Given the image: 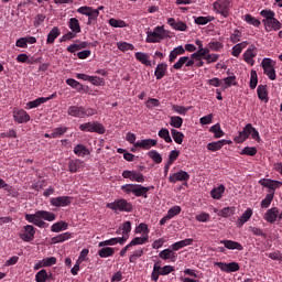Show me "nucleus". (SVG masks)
Instances as JSON below:
<instances>
[{"instance_id":"obj_59","label":"nucleus","mask_w":282,"mask_h":282,"mask_svg":"<svg viewBox=\"0 0 282 282\" xmlns=\"http://www.w3.org/2000/svg\"><path fill=\"white\" fill-rule=\"evenodd\" d=\"M210 21H215V18L208 15V17H198L195 19V23L197 25H207V23H210Z\"/></svg>"},{"instance_id":"obj_5","label":"nucleus","mask_w":282,"mask_h":282,"mask_svg":"<svg viewBox=\"0 0 282 282\" xmlns=\"http://www.w3.org/2000/svg\"><path fill=\"white\" fill-rule=\"evenodd\" d=\"M166 39V30L163 26H155L153 31L147 32L145 43H161Z\"/></svg>"},{"instance_id":"obj_6","label":"nucleus","mask_w":282,"mask_h":282,"mask_svg":"<svg viewBox=\"0 0 282 282\" xmlns=\"http://www.w3.org/2000/svg\"><path fill=\"white\" fill-rule=\"evenodd\" d=\"M213 8L216 14H221L224 19H228V17H230L232 4L230 3V0H217L213 3Z\"/></svg>"},{"instance_id":"obj_49","label":"nucleus","mask_w":282,"mask_h":282,"mask_svg":"<svg viewBox=\"0 0 282 282\" xmlns=\"http://www.w3.org/2000/svg\"><path fill=\"white\" fill-rule=\"evenodd\" d=\"M51 275L47 273V270L42 269L35 274L36 282H47Z\"/></svg>"},{"instance_id":"obj_20","label":"nucleus","mask_w":282,"mask_h":282,"mask_svg":"<svg viewBox=\"0 0 282 282\" xmlns=\"http://www.w3.org/2000/svg\"><path fill=\"white\" fill-rule=\"evenodd\" d=\"M85 169V161L80 159H73L68 161V171L69 173H78Z\"/></svg>"},{"instance_id":"obj_35","label":"nucleus","mask_w":282,"mask_h":282,"mask_svg":"<svg viewBox=\"0 0 282 282\" xmlns=\"http://www.w3.org/2000/svg\"><path fill=\"white\" fill-rule=\"evenodd\" d=\"M68 28L70 32H74L75 34H80V22L76 18H70L68 21Z\"/></svg>"},{"instance_id":"obj_48","label":"nucleus","mask_w":282,"mask_h":282,"mask_svg":"<svg viewBox=\"0 0 282 282\" xmlns=\"http://www.w3.org/2000/svg\"><path fill=\"white\" fill-rule=\"evenodd\" d=\"M170 124L174 129H182V124H184V119L180 116H173L170 118Z\"/></svg>"},{"instance_id":"obj_25","label":"nucleus","mask_w":282,"mask_h":282,"mask_svg":"<svg viewBox=\"0 0 282 282\" xmlns=\"http://www.w3.org/2000/svg\"><path fill=\"white\" fill-rule=\"evenodd\" d=\"M226 144H232V141H228L226 139L219 140V141H214L209 142L207 144L208 151H220L221 148L226 147Z\"/></svg>"},{"instance_id":"obj_7","label":"nucleus","mask_w":282,"mask_h":282,"mask_svg":"<svg viewBox=\"0 0 282 282\" xmlns=\"http://www.w3.org/2000/svg\"><path fill=\"white\" fill-rule=\"evenodd\" d=\"M107 208H110V210H119L120 213H132L133 212V205L124 198L117 199L112 203L107 204Z\"/></svg>"},{"instance_id":"obj_33","label":"nucleus","mask_w":282,"mask_h":282,"mask_svg":"<svg viewBox=\"0 0 282 282\" xmlns=\"http://www.w3.org/2000/svg\"><path fill=\"white\" fill-rule=\"evenodd\" d=\"M257 94L259 100H262V102H268V85L260 84L257 88Z\"/></svg>"},{"instance_id":"obj_61","label":"nucleus","mask_w":282,"mask_h":282,"mask_svg":"<svg viewBox=\"0 0 282 282\" xmlns=\"http://www.w3.org/2000/svg\"><path fill=\"white\" fill-rule=\"evenodd\" d=\"M172 109L175 111V113H178L180 116H186V113H188V110L191 108H186L180 105H172Z\"/></svg>"},{"instance_id":"obj_36","label":"nucleus","mask_w":282,"mask_h":282,"mask_svg":"<svg viewBox=\"0 0 282 282\" xmlns=\"http://www.w3.org/2000/svg\"><path fill=\"white\" fill-rule=\"evenodd\" d=\"M134 58H137L139 63H142V65H145L147 67H151V61H149V54L137 52L134 54Z\"/></svg>"},{"instance_id":"obj_11","label":"nucleus","mask_w":282,"mask_h":282,"mask_svg":"<svg viewBox=\"0 0 282 282\" xmlns=\"http://www.w3.org/2000/svg\"><path fill=\"white\" fill-rule=\"evenodd\" d=\"M188 180H191V174H188V172L186 171H178L176 173H173L170 175L169 177V182H171V184H177V182H184V186H186V184H188Z\"/></svg>"},{"instance_id":"obj_53","label":"nucleus","mask_w":282,"mask_h":282,"mask_svg":"<svg viewBox=\"0 0 282 282\" xmlns=\"http://www.w3.org/2000/svg\"><path fill=\"white\" fill-rule=\"evenodd\" d=\"M41 105H45V97H39L35 100L29 101L26 107H29V109H36V107H41Z\"/></svg>"},{"instance_id":"obj_57","label":"nucleus","mask_w":282,"mask_h":282,"mask_svg":"<svg viewBox=\"0 0 282 282\" xmlns=\"http://www.w3.org/2000/svg\"><path fill=\"white\" fill-rule=\"evenodd\" d=\"M117 47L118 50H120V52H129V50H135V46H133V44L127 42H118Z\"/></svg>"},{"instance_id":"obj_14","label":"nucleus","mask_w":282,"mask_h":282,"mask_svg":"<svg viewBox=\"0 0 282 282\" xmlns=\"http://www.w3.org/2000/svg\"><path fill=\"white\" fill-rule=\"evenodd\" d=\"M250 129H252V123L246 124L242 131H239L238 135L234 138V142H236V144H243V142L250 138Z\"/></svg>"},{"instance_id":"obj_43","label":"nucleus","mask_w":282,"mask_h":282,"mask_svg":"<svg viewBox=\"0 0 282 282\" xmlns=\"http://www.w3.org/2000/svg\"><path fill=\"white\" fill-rule=\"evenodd\" d=\"M144 243H149V236L135 237L129 242V246L133 248V246H144Z\"/></svg>"},{"instance_id":"obj_17","label":"nucleus","mask_w":282,"mask_h":282,"mask_svg":"<svg viewBox=\"0 0 282 282\" xmlns=\"http://www.w3.org/2000/svg\"><path fill=\"white\" fill-rule=\"evenodd\" d=\"M260 186H264V188H269V191H276V188H281L282 182L281 181H274L271 178H261L259 181Z\"/></svg>"},{"instance_id":"obj_45","label":"nucleus","mask_w":282,"mask_h":282,"mask_svg":"<svg viewBox=\"0 0 282 282\" xmlns=\"http://www.w3.org/2000/svg\"><path fill=\"white\" fill-rule=\"evenodd\" d=\"M105 126L98 121L91 122V133H98L99 135H104L106 133Z\"/></svg>"},{"instance_id":"obj_37","label":"nucleus","mask_w":282,"mask_h":282,"mask_svg":"<svg viewBox=\"0 0 282 282\" xmlns=\"http://www.w3.org/2000/svg\"><path fill=\"white\" fill-rule=\"evenodd\" d=\"M113 254H116V250L111 247H104L98 251L100 259H107L108 257H113Z\"/></svg>"},{"instance_id":"obj_2","label":"nucleus","mask_w":282,"mask_h":282,"mask_svg":"<svg viewBox=\"0 0 282 282\" xmlns=\"http://www.w3.org/2000/svg\"><path fill=\"white\" fill-rule=\"evenodd\" d=\"M67 113L72 116V118H90L91 116H96L98 110L83 106H70L67 109Z\"/></svg>"},{"instance_id":"obj_4","label":"nucleus","mask_w":282,"mask_h":282,"mask_svg":"<svg viewBox=\"0 0 282 282\" xmlns=\"http://www.w3.org/2000/svg\"><path fill=\"white\" fill-rule=\"evenodd\" d=\"M100 10H105V7L99 6L97 9H94L91 7L84 6L78 8L77 12L88 17L87 25H91V23H96L98 21V17H100Z\"/></svg>"},{"instance_id":"obj_41","label":"nucleus","mask_w":282,"mask_h":282,"mask_svg":"<svg viewBox=\"0 0 282 282\" xmlns=\"http://www.w3.org/2000/svg\"><path fill=\"white\" fill-rule=\"evenodd\" d=\"M224 193H226V186H224L223 184L219 185L218 187H214L210 191L213 199H219L224 195Z\"/></svg>"},{"instance_id":"obj_39","label":"nucleus","mask_w":282,"mask_h":282,"mask_svg":"<svg viewBox=\"0 0 282 282\" xmlns=\"http://www.w3.org/2000/svg\"><path fill=\"white\" fill-rule=\"evenodd\" d=\"M274 200V191H269V194L265 195L264 199L261 200V208H270V205Z\"/></svg>"},{"instance_id":"obj_29","label":"nucleus","mask_w":282,"mask_h":282,"mask_svg":"<svg viewBox=\"0 0 282 282\" xmlns=\"http://www.w3.org/2000/svg\"><path fill=\"white\" fill-rule=\"evenodd\" d=\"M166 69H169V65L166 63H160L158 64L154 76L156 80H162L166 76Z\"/></svg>"},{"instance_id":"obj_13","label":"nucleus","mask_w":282,"mask_h":282,"mask_svg":"<svg viewBox=\"0 0 282 282\" xmlns=\"http://www.w3.org/2000/svg\"><path fill=\"white\" fill-rule=\"evenodd\" d=\"M122 177L124 180H130L131 182H139L140 184L144 182V174L137 171L124 170L122 172Z\"/></svg>"},{"instance_id":"obj_46","label":"nucleus","mask_w":282,"mask_h":282,"mask_svg":"<svg viewBox=\"0 0 282 282\" xmlns=\"http://www.w3.org/2000/svg\"><path fill=\"white\" fill-rule=\"evenodd\" d=\"M210 133H214V138L219 139L224 138L225 133L224 130H221V124L216 123L209 128Z\"/></svg>"},{"instance_id":"obj_19","label":"nucleus","mask_w":282,"mask_h":282,"mask_svg":"<svg viewBox=\"0 0 282 282\" xmlns=\"http://www.w3.org/2000/svg\"><path fill=\"white\" fill-rule=\"evenodd\" d=\"M25 221L29 224H33L37 228H47V223H45L42 218L35 217V214H25L24 215Z\"/></svg>"},{"instance_id":"obj_10","label":"nucleus","mask_w":282,"mask_h":282,"mask_svg":"<svg viewBox=\"0 0 282 282\" xmlns=\"http://www.w3.org/2000/svg\"><path fill=\"white\" fill-rule=\"evenodd\" d=\"M195 65V62L188 57V56H182L178 58V61L176 63H174V65L171 67V72H173V69L180 70L182 69V67H184L183 72H187L188 67H193Z\"/></svg>"},{"instance_id":"obj_3","label":"nucleus","mask_w":282,"mask_h":282,"mask_svg":"<svg viewBox=\"0 0 282 282\" xmlns=\"http://www.w3.org/2000/svg\"><path fill=\"white\" fill-rule=\"evenodd\" d=\"M121 191H123L126 195H131L132 193L134 197H143L144 199L149 197V189L145 186H142L141 184H126L121 186Z\"/></svg>"},{"instance_id":"obj_52","label":"nucleus","mask_w":282,"mask_h":282,"mask_svg":"<svg viewBox=\"0 0 282 282\" xmlns=\"http://www.w3.org/2000/svg\"><path fill=\"white\" fill-rule=\"evenodd\" d=\"M257 85H259V76L257 75V70L252 69L250 73V89H257Z\"/></svg>"},{"instance_id":"obj_47","label":"nucleus","mask_w":282,"mask_h":282,"mask_svg":"<svg viewBox=\"0 0 282 282\" xmlns=\"http://www.w3.org/2000/svg\"><path fill=\"white\" fill-rule=\"evenodd\" d=\"M129 232H131V221H124L122 224V237H120V239H124V243L129 240Z\"/></svg>"},{"instance_id":"obj_21","label":"nucleus","mask_w":282,"mask_h":282,"mask_svg":"<svg viewBox=\"0 0 282 282\" xmlns=\"http://www.w3.org/2000/svg\"><path fill=\"white\" fill-rule=\"evenodd\" d=\"M135 149H143L144 151H149L151 147H158V140L155 139H143L139 140L134 143Z\"/></svg>"},{"instance_id":"obj_64","label":"nucleus","mask_w":282,"mask_h":282,"mask_svg":"<svg viewBox=\"0 0 282 282\" xmlns=\"http://www.w3.org/2000/svg\"><path fill=\"white\" fill-rule=\"evenodd\" d=\"M224 47V44L219 41H212L208 43V48L213 52H219Z\"/></svg>"},{"instance_id":"obj_8","label":"nucleus","mask_w":282,"mask_h":282,"mask_svg":"<svg viewBox=\"0 0 282 282\" xmlns=\"http://www.w3.org/2000/svg\"><path fill=\"white\" fill-rule=\"evenodd\" d=\"M276 66V62L272 58H263L261 62V67L263 68V73L270 80H276V70L274 67Z\"/></svg>"},{"instance_id":"obj_56","label":"nucleus","mask_w":282,"mask_h":282,"mask_svg":"<svg viewBox=\"0 0 282 282\" xmlns=\"http://www.w3.org/2000/svg\"><path fill=\"white\" fill-rule=\"evenodd\" d=\"M245 21L246 23H248L249 25H253L254 28H259V25H261V21L252 17V14H246Z\"/></svg>"},{"instance_id":"obj_30","label":"nucleus","mask_w":282,"mask_h":282,"mask_svg":"<svg viewBox=\"0 0 282 282\" xmlns=\"http://www.w3.org/2000/svg\"><path fill=\"white\" fill-rule=\"evenodd\" d=\"M160 259H163V261H166L169 259H171L172 261H176L177 260V254L175 253V251L172 250V248H167L162 250L159 253Z\"/></svg>"},{"instance_id":"obj_28","label":"nucleus","mask_w":282,"mask_h":282,"mask_svg":"<svg viewBox=\"0 0 282 282\" xmlns=\"http://www.w3.org/2000/svg\"><path fill=\"white\" fill-rule=\"evenodd\" d=\"M61 36V29L58 26H54L47 34L46 45H54V41Z\"/></svg>"},{"instance_id":"obj_38","label":"nucleus","mask_w":282,"mask_h":282,"mask_svg":"<svg viewBox=\"0 0 282 282\" xmlns=\"http://www.w3.org/2000/svg\"><path fill=\"white\" fill-rule=\"evenodd\" d=\"M69 228V224L65 221H57L54 223L51 227L52 232H63V230H67Z\"/></svg>"},{"instance_id":"obj_27","label":"nucleus","mask_w":282,"mask_h":282,"mask_svg":"<svg viewBox=\"0 0 282 282\" xmlns=\"http://www.w3.org/2000/svg\"><path fill=\"white\" fill-rule=\"evenodd\" d=\"M220 243L227 248V250H243V245L235 240H220Z\"/></svg>"},{"instance_id":"obj_50","label":"nucleus","mask_w":282,"mask_h":282,"mask_svg":"<svg viewBox=\"0 0 282 282\" xmlns=\"http://www.w3.org/2000/svg\"><path fill=\"white\" fill-rule=\"evenodd\" d=\"M148 156L152 160L155 164H162V154H160L156 150H151L148 152Z\"/></svg>"},{"instance_id":"obj_60","label":"nucleus","mask_w":282,"mask_h":282,"mask_svg":"<svg viewBox=\"0 0 282 282\" xmlns=\"http://www.w3.org/2000/svg\"><path fill=\"white\" fill-rule=\"evenodd\" d=\"M196 221H199L202 224H207V221H210V214L203 212L195 216Z\"/></svg>"},{"instance_id":"obj_62","label":"nucleus","mask_w":282,"mask_h":282,"mask_svg":"<svg viewBox=\"0 0 282 282\" xmlns=\"http://www.w3.org/2000/svg\"><path fill=\"white\" fill-rule=\"evenodd\" d=\"M109 25H111V28H127V22H124V20H116L111 18L109 20Z\"/></svg>"},{"instance_id":"obj_58","label":"nucleus","mask_w":282,"mask_h":282,"mask_svg":"<svg viewBox=\"0 0 282 282\" xmlns=\"http://www.w3.org/2000/svg\"><path fill=\"white\" fill-rule=\"evenodd\" d=\"M67 133V127H57L52 131V138H61V135H65Z\"/></svg>"},{"instance_id":"obj_9","label":"nucleus","mask_w":282,"mask_h":282,"mask_svg":"<svg viewBox=\"0 0 282 282\" xmlns=\"http://www.w3.org/2000/svg\"><path fill=\"white\" fill-rule=\"evenodd\" d=\"M35 235H36V227L32 225L23 226L19 232L20 239L25 243H30V241H34Z\"/></svg>"},{"instance_id":"obj_18","label":"nucleus","mask_w":282,"mask_h":282,"mask_svg":"<svg viewBox=\"0 0 282 282\" xmlns=\"http://www.w3.org/2000/svg\"><path fill=\"white\" fill-rule=\"evenodd\" d=\"M66 85H68V87H72V89H76L78 94H87V91H89V87L80 84V82L74 78L66 79Z\"/></svg>"},{"instance_id":"obj_44","label":"nucleus","mask_w":282,"mask_h":282,"mask_svg":"<svg viewBox=\"0 0 282 282\" xmlns=\"http://www.w3.org/2000/svg\"><path fill=\"white\" fill-rule=\"evenodd\" d=\"M160 263H162V261H159V262H155L154 265H153V270H152V273H151V281H154V282H158L160 276H162V273H161V269H160Z\"/></svg>"},{"instance_id":"obj_23","label":"nucleus","mask_w":282,"mask_h":282,"mask_svg":"<svg viewBox=\"0 0 282 282\" xmlns=\"http://www.w3.org/2000/svg\"><path fill=\"white\" fill-rule=\"evenodd\" d=\"M257 56V48L254 45L248 47V50L243 53V61L248 63V65H254V57Z\"/></svg>"},{"instance_id":"obj_24","label":"nucleus","mask_w":282,"mask_h":282,"mask_svg":"<svg viewBox=\"0 0 282 282\" xmlns=\"http://www.w3.org/2000/svg\"><path fill=\"white\" fill-rule=\"evenodd\" d=\"M167 23L173 30L178 32H186V30H188V25H186V23L183 21H176L175 18H169Z\"/></svg>"},{"instance_id":"obj_31","label":"nucleus","mask_w":282,"mask_h":282,"mask_svg":"<svg viewBox=\"0 0 282 282\" xmlns=\"http://www.w3.org/2000/svg\"><path fill=\"white\" fill-rule=\"evenodd\" d=\"M124 246V239L117 237V238H110L108 240L101 241L98 243L99 248H107V246H116V245Z\"/></svg>"},{"instance_id":"obj_22","label":"nucleus","mask_w":282,"mask_h":282,"mask_svg":"<svg viewBox=\"0 0 282 282\" xmlns=\"http://www.w3.org/2000/svg\"><path fill=\"white\" fill-rule=\"evenodd\" d=\"M278 210H279V207L269 208L263 215L264 221H267V224H276V221H279Z\"/></svg>"},{"instance_id":"obj_34","label":"nucleus","mask_w":282,"mask_h":282,"mask_svg":"<svg viewBox=\"0 0 282 282\" xmlns=\"http://www.w3.org/2000/svg\"><path fill=\"white\" fill-rule=\"evenodd\" d=\"M182 54H186V50H184V46L175 47L173 51L170 52L169 62L175 63L177 56H182Z\"/></svg>"},{"instance_id":"obj_15","label":"nucleus","mask_w":282,"mask_h":282,"mask_svg":"<svg viewBox=\"0 0 282 282\" xmlns=\"http://www.w3.org/2000/svg\"><path fill=\"white\" fill-rule=\"evenodd\" d=\"M72 199H74L72 196H57L51 198V206H55L56 208L69 206L72 204Z\"/></svg>"},{"instance_id":"obj_40","label":"nucleus","mask_w":282,"mask_h":282,"mask_svg":"<svg viewBox=\"0 0 282 282\" xmlns=\"http://www.w3.org/2000/svg\"><path fill=\"white\" fill-rule=\"evenodd\" d=\"M74 153L77 158H85V155H89V149L79 143L74 148Z\"/></svg>"},{"instance_id":"obj_42","label":"nucleus","mask_w":282,"mask_h":282,"mask_svg":"<svg viewBox=\"0 0 282 282\" xmlns=\"http://www.w3.org/2000/svg\"><path fill=\"white\" fill-rule=\"evenodd\" d=\"M70 238H72V234L67 231L51 238V241L52 243H63V241H67V239H70Z\"/></svg>"},{"instance_id":"obj_12","label":"nucleus","mask_w":282,"mask_h":282,"mask_svg":"<svg viewBox=\"0 0 282 282\" xmlns=\"http://www.w3.org/2000/svg\"><path fill=\"white\" fill-rule=\"evenodd\" d=\"M214 265L219 268L221 272H226L227 274H230L231 272H239V263L237 262H215Z\"/></svg>"},{"instance_id":"obj_1","label":"nucleus","mask_w":282,"mask_h":282,"mask_svg":"<svg viewBox=\"0 0 282 282\" xmlns=\"http://www.w3.org/2000/svg\"><path fill=\"white\" fill-rule=\"evenodd\" d=\"M260 17H262V23L264 25L265 32H279L281 30L282 24L275 17L276 13L271 9H263L260 11Z\"/></svg>"},{"instance_id":"obj_54","label":"nucleus","mask_w":282,"mask_h":282,"mask_svg":"<svg viewBox=\"0 0 282 282\" xmlns=\"http://www.w3.org/2000/svg\"><path fill=\"white\" fill-rule=\"evenodd\" d=\"M171 133L176 144H182V142H184V133H182L181 131H177L176 129H172Z\"/></svg>"},{"instance_id":"obj_16","label":"nucleus","mask_w":282,"mask_h":282,"mask_svg":"<svg viewBox=\"0 0 282 282\" xmlns=\"http://www.w3.org/2000/svg\"><path fill=\"white\" fill-rule=\"evenodd\" d=\"M13 120L18 122V124H25V122H30V115L28 111L23 109L13 110Z\"/></svg>"},{"instance_id":"obj_51","label":"nucleus","mask_w":282,"mask_h":282,"mask_svg":"<svg viewBox=\"0 0 282 282\" xmlns=\"http://www.w3.org/2000/svg\"><path fill=\"white\" fill-rule=\"evenodd\" d=\"M137 235H142V237H149V225L141 223L139 226L135 228Z\"/></svg>"},{"instance_id":"obj_26","label":"nucleus","mask_w":282,"mask_h":282,"mask_svg":"<svg viewBox=\"0 0 282 282\" xmlns=\"http://www.w3.org/2000/svg\"><path fill=\"white\" fill-rule=\"evenodd\" d=\"M35 217L42 218L44 221H56V214L47 210H36L34 213Z\"/></svg>"},{"instance_id":"obj_63","label":"nucleus","mask_w":282,"mask_h":282,"mask_svg":"<svg viewBox=\"0 0 282 282\" xmlns=\"http://www.w3.org/2000/svg\"><path fill=\"white\" fill-rule=\"evenodd\" d=\"M182 213V207L181 206H173L167 210V216L173 219V217H177Z\"/></svg>"},{"instance_id":"obj_32","label":"nucleus","mask_w":282,"mask_h":282,"mask_svg":"<svg viewBox=\"0 0 282 282\" xmlns=\"http://www.w3.org/2000/svg\"><path fill=\"white\" fill-rule=\"evenodd\" d=\"M237 208L235 207H225L220 210H218L217 208H214V213H217L218 217H232V215H235Z\"/></svg>"},{"instance_id":"obj_55","label":"nucleus","mask_w":282,"mask_h":282,"mask_svg":"<svg viewBox=\"0 0 282 282\" xmlns=\"http://www.w3.org/2000/svg\"><path fill=\"white\" fill-rule=\"evenodd\" d=\"M159 138H162L167 144H171L173 142V139H171V133L169 132V129L162 128L159 131Z\"/></svg>"}]
</instances>
